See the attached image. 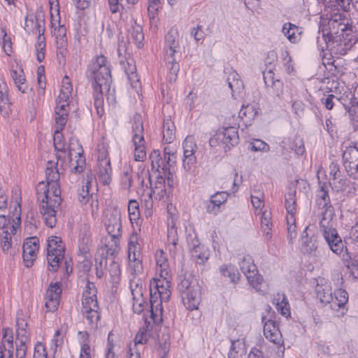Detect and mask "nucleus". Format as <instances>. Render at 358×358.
<instances>
[{
  "label": "nucleus",
  "instance_id": "0eeeda50",
  "mask_svg": "<svg viewBox=\"0 0 358 358\" xmlns=\"http://www.w3.org/2000/svg\"><path fill=\"white\" fill-rule=\"evenodd\" d=\"M97 289L94 282L87 281L83 293L82 312L92 328H97L100 320L99 306L96 298Z\"/></svg>",
  "mask_w": 358,
  "mask_h": 358
},
{
  "label": "nucleus",
  "instance_id": "4d7b16f0",
  "mask_svg": "<svg viewBox=\"0 0 358 358\" xmlns=\"http://www.w3.org/2000/svg\"><path fill=\"white\" fill-rule=\"evenodd\" d=\"M285 208L287 214L296 213V199H295V191L289 192L285 195Z\"/></svg>",
  "mask_w": 358,
  "mask_h": 358
},
{
  "label": "nucleus",
  "instance_id": "8fccbe9b",
  "mask_svg": "<svg viewBox=\"0 0 358 358\" xmlns=\"http://www.w3.org/2000/svg\"><path fill=\"white\" fill-rule=\"evenodd\" d=\"M334 294L336 300L334 304L339 308L344 309L348 301V293L345 289H338Z\"/></svg>",
  "mask_w": 358,
  "mask_h": 358
},
{
  "label": "nucleus",
  "instance_id": "c9c22d12",
  "mask_svg": "<svg viewBox=\"0 0 358 358\" xmlns=\"http://www.w3.org/2000/svg\"><path fill=\"white\" fill-rule=\"evenodd\" d=\"M27 324L22 319H17L16 322V340L15 342L27 343L29 342V336L27 334L26 327Z\"/></svg>",
  "mask_w": 358,
  "mask_h": 358
},
{
  "label": "nucleus",
  "instance_id": "a878e982",
  "mask_svg": "<svg viewBox=\"0 0 358 358\" xmlns=\"http://www.w3.org/2000/svg\"><path fill=\"white\" fill-rule=\"evenodd\" d=\"M228 194L225 192H218L213 194L206 205V210L209 213L216 215L220 212V207L227 200Z\"/></svg>",
  "mask_w": 358,
  "mask_h": 358
},
{
  "label": "nucleus",
  "instance_id": "774afa93",
  "mask_svg": "<svg viewBox=\"0 0 358 358\" xmlns=\"http://www.w3.org/2000/svg\"><path fill=\"white\" fill-rule=\"evenodd\" d=\"M344 167L350 178L358 180V160L353 162L352 164H347Z\"/></svg>",
  "mask_w": 358,
  "mask_h": 358
},
{
  "label": "nucleus",
  "instance_id": "bb28decb",
  "mask_svg": "<svg viewBox=\"0 0 358 358\" xmlns=\"http://www.w3.org/2000/svg\"><path fill=\"white\" fill-rule=\"evenodd\" d=\"M149 158L151 162L152 170L155 169L156 171L159 172V169H161L165 176L169 175V169L165 164L164 157L161 155V152L159 150H153L150 154Z\"/></svg>",
  "mask_w": 358,
  "mask_h": 358
},
{
  "label": "nucleus",
  "instance_id": "aec40b11",
  "mask_svg": "<svg viewBox=\"0 0 358 358\" xmlns=\"http://www.w3.org/2000/svg\"><path fill=\"white\" fill-rule=\"evenodd\" d=\"M315 292L316 299L318 300L322 307L333 301L334 296L331 287L324 279H321L320 282L317 283Z\"/></svg>",
  "mask_w": 358,
  "mask_h": 358
},
{
  "label": "nucleus",
  "instance_id": "13d9d810",
  "mask_svg": "<svg viewBox=\"0 0 358 358\" xmlns=\"http://www.w3.org/2000/svg\"><path fill=\"white\" fill-rule=\"evenodd\" d=\"M131 168L130 166L124 167L122 176L121 177V183L126 189H130L133 184L131 176Z\"/></svg>",
  "mask_w": 358,
  "mask_h": 358
},
{
  "label": "nucleus",
  "instance_id": "a18cd8bd",
  "mask_svg": "<svg viewBox=\"0 0 358 358\" xmlns=\"http://www.w3.org/2000/svg\"><path fill=\"white\" fill-rule=\"evenodd\" d=\"M64 253L47 252V260L49 264L48 270L56 271L59 267V264L64 259Z\"/></svg>",
  "mask_w": 358,
  "mask_h": 358
},
{
  "label": "nucleus",
  "instance_id": "0e129e2a",
  "mask_svg": "<svg viewBox=\"0 0 358 358\" xmlns=\"http://www.w3.org/2000/svg\"><path fill=\"white\" fill-rule=\"evenodd\" d=\"M271 213L269 212H264L261 217V228L262 230L266 234L267 236L269 235L271 228Z\"/></svg>",
  "mask_w": 358,
  "mask_h": 358
},
{
  "label": "nucleus",
  "instance_id": "a19ab883",
  "mask_svg": "<svg viewBox=\"0 0 358 358\" xmlns=\"http://www.w3.org/2000/svg\"><path fill=\"white\" fill-rule=\"evenodd\" d=\"M78 150L80 151H83L81 147H80ZM76 154L78 155V159H76V165L74 166L73 159H72V155H73L72 150H71V148H69V159H70V161L71 163V166H72L71 171H72V173H80L84 171V167H85V159L83 156L81 155V152L80 151H78Z\"/></svg>",
  "mask_w": 358,
  "mask_h": 358
},
{
  "label": "nucleus",
  "instance_id": "9b49d317",
  "mask_svg": "<svg viewBox=\"0 0 358 358\" xmlns=\"http://www.w3.org/2000/svg\"><path fill=\"white\" fill-rule=\"evenodd\" d=\"M239 140L238 129L235 127H224L219 129L216 134L210 138L209 145L211 147H219L224 152L230 150L231 147L238 144Z\"/></svg>",
  "mask_w": 358,
  "mask_h": 358
},
{
  "label": "nucleus",
  "instance_id": "6ab92c4d",
  "mask_svg": "<svg viewBox=\"0 0 358 358\" xmlns=\"http://www.w3.org/2000/svg\"><path fill=\"white\" fill-rule=\"evenodd\" d=\"M38 240L36 237L27 238L23 244L22 257L26 267H31L36 258Z\"/></svg>",
  "mask_w": 358,
  "mask_h": 358
},
{
  "label": "nucleus",
  "instance_id": "ea45409f",
  "mask_svg": "<svg viewBox=\"0 0 358 358\" xmlns=\"http://www.w3.org/2000/svg\"><path fill=\"white\" fill-rule=\"evenodd\" d=\"M191 255L194 261L196 264L201 265L206 263L210 255L208 250L204 249V248L201 245L195 248L194 250H192Z\"/></svg>",
  "mask_w": 358,
  "mask_h": 358
},
{
  "label": "nucleus",
  "instance_id": "603ef678",
  "mask_svg": "<svg viewBox=\"0 0 358 358\" xmlns=\"http://www.w3.org/2000/svg\"><path fill=\"white\" fill-rule=\"evenodd\" d=\"M138 0H108L110 10L112 13L120 12L124 9L127 3L135 4Z\"/></svg>",
  "mask_w": 358,
  "mask_h": 358
},
{
  "label": "nucleus",
  "instance_id": "052dcab7",
  "mask_svg": "<svg viewBox=\"0 0 358 358\" xmlns=\"http://www.w3.org/2000/svg\"><path fill=\"white\" fill-rule=\"evenodd\" d=\"M128 213L131 222L135 221L138 219L140 215L139 206L136 200H130L129 201Z\"/></svg>",
  "mask_w": 358,
  "mask_h": 358
},
{
  "label": "nucleus",
  "instance_id": "6e6552de",
  "mask_svg": "<svg viewBox=\"0 0 358 358\" xmlns=\"http://www.w3.org/2000/svg\"><path fill=\"white\" fill-rule=\"evenodd\" d=\"M348 25L349 20L341 13L331 15L327 24H320L319 34H322L327 48L329 43L334 41L336 36L341 35V32H343Z\"/></svg>",
  "mask_w": 358,
  "mask_h": 358
},
{
  "label": "nucleus",
  "instance_id": "338daca9",
  "mask_svg": "<svg viewBox=\"0 0 358 358\" xmlns=\"http://www.w3.org/2000/svg\"><path fill=\"white\" fill-rule=\"evenodd\" d=\"M0 36H1L3 39V48L5 52L8 55H10V52H12V42L10 37L7 35L5 28H1L0 31Z\"/></svg>",
  "mask_w": 358,
  "mask_h": 358
},
{
  "label": "nucleus",
  "instance_id": "7c9ffc66",
  "mask_svg": "<svg viewBox=\"0 0 358 358\" xmlns=\"http://www.w3.org/2000/svg\"><path fill=\"white\" fill-rule=\"evenodd\" d=\"M167 241L169 252L171 255H176L177 252V245L178 241V236L177 229L175 224L172 222V225H169L167 231Z\"/></svg>",
  "mask_w": 358,
  "mask_h": 358
},
{
  "label": "nucleus",
  "instance_id": "de8ad7c7",
  "mask_svg": "<svg viewBox=\"0 0 358 358\" xmlns=\"http://www.w3.org/2000/svg\"><path fill=\"white\" fill-rule=\"evenodd\" d=\"M165 60L169 70V80L170 82H175L180 70V65L177 62V58H166Z\"/></svg>",
  "mask_w": 358,
  "mask_h": 358
},
{
  "label": "nucleus",
  "instance_id": "bf43d9fd",
  "mask_svg": "<svg viewBox=\"0 0 358 358\" xmlns=\"http://www.w3.org/2000/svg\"><path fill=\"white\" fill-rule=\"evenodd\" d=\"M321 103L324 106L325 108L328 110H333L336 103L340 102V99L333 94L324 96L320 99Z\"/></svg>",
  "mask_w": 358,
  "mask_h": 358
},
{
  "label": "nucleus",
  "instance_id": "864d4df0",
  "mask_svg": "<svg viewBox=\"0 0 358 358\" xmlns=\"http://www.w3.org/2000/svg\"><path fill=\"white\" fill-rule=\"evenodd\" d=\"M330 49L328 48V52H325L322 50V64L325 66L326 69L329 71L334 72L336 70V66L334 64L335 60L333 59V55H330Z\"/></svg>",
  "mask_w": 358,
  "mask_h": 358
},
{
  "label": "nucleus",
  "instance_id": "cd10ccee",
  "mask_svg": "<svg viewBox=\"0 0 358 358\" xmlns=\"http://www.w3.org/2000/svg\"><path fill=\"white\" fill-rule=\"evenodd\" d=\"M282 32L291 43H296L301 39V31L299 27L291 22L283 24Z\"/></svg>",
  "mask_w": 358,
  "mask_h": 358
},
{
  "label": "nucleus",
  "instance_id": "f3484780",
  "mask_svg": "<svg viewBox=\"0 0 358 358\" xmlns=\"http://www.w3.org/2000/svg\"><path fill=\"white\" fill-rule=\"evenodd\" d=\"M316 203L319 208L322 210V218L333 219L334 215V207L331 203L330 197L325 183L320 185V189L317 193Z\"/></svg>",
  "mask_w": 358,
  "mask_h": 358
},
{
  "label": "nucleus",
  "instance_id": "a211bd4d",
  "mask_svg": "<svg viewBox=\"0 0 358 358\" xmlns=\"http://www.w3.org/2000/svg\"><path fill=\"white\" fill-rule=\"evenodd\" d=\"M62 289L59 282H52L46 292L45 306L48 311H55L59 306Z\"/></svg>",
  "mask_w": 358,
  "mask_h": 358
},
{
  "label": "nucleus",
  "instance_id": "2f4dec72",
  "mask_svg": "<svg viewBox=\"0 0 358 358\" xmlns=\"http://www.w3.org/2000/svg\"><path fill=\"white\" fill-rule=\"evenodd\" d=\"M91 243V234L87 227H84L80 231L79 234V250L83 254H87L90 252Z\"/></svg>",
  "mask_w": 358,
  "mask_h": 358
},
{
  "label": "nucleus",
  "instance_id": "58836bf2",
  "mask_svg": "<svg viewBox=\"0 0 358 358\" xmlns=\"http://www.w3.org/2000/svg\"><path fill=\"white\" fill-rule=\"evenodd\" d=\"M83 183L81 187L78 190V198L82 204H86L92 196V194L90 192L91 187L90 178L87 177L86 181L83 182Z\"/></svg>",
  "mask_w": 358,
  "mask_h": 358
},
{
  "label": "nucleus",
  "instance_id": "2eb2a0df",
  "mask_svg": "<svg viewBox=\"0 0 358 358\" xmlns=\"http://www.w3.org/2000/svg\"><path fill=\"white\" fill-rule=\"evenodd\" d=\"M183 159L182 166L185 171H193L196 167V157L195 152L197 145L193 136H187L182 143Z\"/></svg>",
  "mask_w": 358,
  "mask_h": 358
},
{
  "label": "nucleus",
  "instance_id": "f704fd0d",
  "mask_svg": "<svg viewBox=\"0 0 358 358\" xmlns=\"http://www.w3.org/2000/svg\"><path fill=\"white\" fill-rule=\"evenodd\" d=\"M141 250V248L138 242L137 234H131L128 243V259H131V258L135 259L136 257H142Z\"/></svg>",
  "mask_w": 358,
  "mask_h": 358
},
{
  "label": "nucleus",
  "instance_id": "c756f323",
  "mask_svg": "<svg viewBox=\"0 0 358 358\" xmlns=\"http://www.w3.org/2000/svg\"><path fill=\"white\" fill-rule=\"evenodd\" d=\"M343 166L347 164H352L358 161V143L351 142L348 147H346L342 155Z\"/></svg>",
  "mask_w": 358,
  "mask_h": 358
},
{
  "label": "nucleus",
  "instance_id": "b1692460",
  "mask_svg": "<svg viewBox=\"0 0 358 358\" xmlns=\"http://www.w3.org/2000/svg\"><path fill=\"white\" fill-rule=\"evenodd\" d=\"M149 338V333L144 328H141L137 332L135 338L134 346H129L128 350L129 358H140V349L138 345L145 344Z\"/></svg>",
  "mask_w": 358,
  "mask_h": 358
},
{
  "label": "nucleus",
  "instance_id": "4be33fe9",
  "mask_svg": "<svg viewBox=\"0 0 358 358\" xmlns=\"http://www.w3.org/2000/svg\"><path fill=\"white\" fill-rule=\"evenodd\" d=\"M264 335L266 339L275 345H281L283 342L278 324L274 320H268L264 323Z\"/></svg>",
  "mask_w": 358,
  "mask_h": 358
},
{
  "label": "nucleus",
  "instance_id": "c85d7f7f",
  "mask_svg": "<svg viewBox=\"0 0 358 358\" xmlns=\"http://www.w3.org/2000/svg\"><path fill=\"white\" fill-rule=\"evenodd\" d=\"M176 138V127L170 117H165L163 123V141L166 143H172Z\"/></svg>",
  "mask_w": 358,
  "mask_h": 358
},
{
  "label": "nucleus",
  "instance_id": "393cba45",
  "mask_svg": "<svg viewBox=\"0 0 358 358\" xmlns=\"http://www.w3.org/2000/svg\"><path fill=\"white\" fill-rule=\"evenodd\" d=\"M43 24L44 20H39L36 16H27L24 29L29 34L43 36L45 31Z\"/></svg>",
  "mask_w": 358,
  "mask_h": 358
},
{
  "label": "nucleus",
  "instance_id": "c03bdc74",
  "mask_svg": "<svg viewBox=\"0 0 358 358\" xmlns=\"http://www.w3.org/2000/svg\"><path fill=\"white\" fill-rule=\"evenodd\" d=\"M307 229L308 227L303 230L302 233L301 241L304 247L305 252L310 254L317 250V245L314 236H312L310 238H308Z\"/></svg>",
  "mask_w": 358,
  "mask_h": 358
},
{
  "label": "nucleus",
  "instance_id": "37998d69",
  "mask_svg": "<svg viewBox=\"0 0 358 358\" xmlns=\"http://www.w3.org/2000/svg\"><path fill=\"white\" fill-rule=\"evenodd\" d=\"M220 272L222 275L229 278L230 282L236 283L239 280L238 270L231 265H222L220 267Z\"/></svg>",
  "mask_w": 358,
  "mask_h": 358
},
{
  "label": "nucleus",
  "instance_id": "39448f33",
  "mask_svg": "<svg viewBox=\"0 0 358 358\" xmlns=\"http://www.w3.org/2000/svg\"><path fill=\"white\" fill-rule=\"evenodd\" d=\"M104 226L110 240L105 243L107 255L115 256L120 249V241L122 234L121 213L117 207H113L107 210L103 221Z\"/></svg>",
  "mask_w": 358,
  "mask_h": 358
},
{
  "label": "nucleus",
  "instance_id": "4468645a",
  "mask_svg": "<svg viewBox=\"0 0 358 358\" xmlns=\"http://www.w3.org/2000/svg\"><path fill=\"white\" fill-rule=\"evenodd\" d=\"M98 155V179L103 185H108L111 181L112 169L108 153L105 146H99Z\"/></svg>",
  "mask_w": 358,
  "mask_h": 358
},
{
  "label": "nucleus",
  "instance_id": "7ed1b4c3",
  "mask_svg": "<svg viewBox=\"0 0 358 358\" xmlns=\"http://www.w3.org/2000/svg\"><path fill=\"white\" fill-rule=\"evenodd\" d=\"M72 85L69 78L65 76L62 80V87L59 94L56 99L55 106V127L54 135V146L55 150L61 152H65V145L62 141V135L61 131L64 128L70 110L69 99L71 95Z\"/></svg>",
  "mask_w": 358,
  "mask_h": 358
},
{
  "label": "nucleus",
  "instance_id": "f8f14e48",
  "mask_svg": "<svg viewBox=\"0 0 358 358\" xmlns=\"http://www.w3.org/2000/svg\"><path fill=\"white\" fill-rule=\"evenodd\" d=\"M331 220L321 218L319 222L320 230L329 249L334 253L339 255L343 252L345 245L337 230L332 227Z\"/></svg>",
  "mask_w": 358,
  "mask_h": 358
},
{
  "label": "nucleus",
  "instance_id": "09e8293b",
  "mask_svg": "<svg viewBox=\"0 0 358 358\" xmlns=\"http://www.w3.org/2000/svg\"><path fill=\"white\" fill-rule=\"evenodd\" d=\"M47 252L64 253V246L62 245V239L57 236H52L48 241Z\"/></svg>",
  "mask_w": 358,
  "mask_h": 358
},
{
  "label": "nucleus",
  "instance_id": "3c124183",
  "mask_svg": "<svg viewBox=\"0 0 358 358\" xmlns=\"http://www.w3.org/2000/svg\"><path fill=\"white\" fill-rule=\"evenodd\" d=\"M164 162L169 169V175H171V168H173L176 161L175 153L171 150L169 146L164 148L163 151Z\"/></svg>",
  "mask_w": 358,
  "mask_h": 358
},
{
  "label": "nucleus",
  "instance_id": "72a5a7b5",
  "mask_svg": "<svg viewBox=\"0 0 358 358\" xmlns=\"http://www.w3.org/2000/svg\"><path fill=\"white\" fill-rule=\"evenodd\" d=\"M257 115V110L252 105H243L241 108L238 117L246 125L250 124L251 121L255 119Z\"/></svg>",
  "mask_w": 358,
  "mask_h": 358
},
{
  "label": "nucleus",
  "instance_id": "4c0bfd02",
  "mask_svg": "<svg viewBox=\"0 0 358 358\" xmlns=\"http://www.w3.org/2000/svg\"><path fill=\"white\" fill-rule=\"evenodd\" d=\"M343 260L347 268L350 271L353 278L356 279L358 278V256H352L347 252L346 257L343 255Z\"/></svg>",
  "mask_w": 358,
  "mask_h": 358
},
{
  "label": "nucleus",
  "instance_id": "1a4fd4ad",
  "mask_svg": "<svg viewBox=\"0 0 358 358\" xmlns=\"http://www.w3.org/2000/svg\"><path fill=\"white\" fill-rule=\"evenodd\" d=\"M132 141L135 147L134 159L137 162H143L146 157L145 150L144 129L142 117L136 113L131 121Z\"/></svg>",
  "mask_w": 358,
  "mask_h": 358
},
{
  "label": "nucleus",
  "instance_id": "dca6fc26",
  "mask_svg": "<svg viewBox=\"0 0 358 358\" xmlns=\"http://www.w3.org/2000/svg\"><path fill=\"white\" fill-rule=\"evenodd\" d=\"M164 52L165 59L177 58L180 55L179 34L176 29L171 28L164 38Z\"/></svg>",
  "mask_w": 358,
  "mask_h": 358
},
{
  "label": "nucleus",
  "instance_id": "680f3d73",
  "mask_svg": "<svg viewBox=\"0 0 358 358\" xmlns=\"http://www.w3.org/2000/svg\"><path fill=\"white\" fill-rule=\"evenodd\" d=\"M268 88L269 93L279 99L283 93V83L279 79H276L275 82H273Z\"/></svg>",
  "mask_w": 358,
  "mask_h": 358
},
{
  "label": "nucleus",
  "instance_id": "f257e3e1",
  "mask_svg": "<svg viewBox=\"0 0 358 358\" xmlns=\"http://www.w3.org/2000/svg\"><path fill=\"white\" fill-rule=\"evenodd\" d=\"M45 174L47 182H38L36 194L43 220L46 226L53 228L56 226V215L62 203L61 190L57 182L59 173L52 168H47Z\"/></svg>",
  "mask_w": 358,
  "mask_h": 358
},
{
  "label": "nucleus",
  "instance_id": "e433bc0d",
  "mask_svg": "<svg viewBox=\"0 0 358 358\" xmlns=\"http://www.w3.org/2000/svg\"><path fill=\"white\" fill-rule=\"evenodd\" d=\"M10 76L18 88V90L24 93L27 86L24 83L25 78L23 70L20 67L17 68V69L13 68L10 71Z\"/></svg>",
  "mask_w": 358,
  "mask_h": 358
},
{
  "label": "nucleus",
  "instance_id": "5fc2aeb1",
  "mask_svg": "<svg viewBox=\"0 0 358 358\" xmlns=\"http://www.w3.org/2000/svg\"><path fill=\"white\" fill-rule=\"evenodd\" d=\"M6 86L5 84L0 85V110L1 112L8 113L10 108V101L6 93Z\"/></svg>",
  "mask_w": 358,
  "mask_h": 358
},
{
  "label": "nucleus",
  "instance_id": "6e6d98bb",
  "mask_svg": "<svg viewBox=\"0 0 358 358\" xmlns=\"http://www.w3.org/2000/svg\"><path fill=\"white\" fill-rule=\"evenodd\" d=\"M129 268L130 270L131 274L133 275H136L141 273L143 268L142 264V257H136L135 259H134V258L129 259Z\"/></svg>",
  "mask_w": 358,
  "mask_h": 358
},
{
  "label": "nucleus",
  "instance_id": "5701e85b",
  "mask_svg": "<svg viewBox=\"0 0 358 358\" xmlns=\"http://www.w3.org/2000/svg\"><path fill=\"white\" fill-rule=\"evenodd\" d=\"M156 272L164 279L171 278V269L168 258L162 250H157L155 254Z\"/></svg>",
  "mask_w": 358,
  "mask_h": 358
},
{
  "label": "nucleus",
  "instance_id": "49530a36",
  "mask_svg": "<svg viewBox=\"0 0 358 358\" xmlns=\"http://www.w3.org/2000/svg\"><path fill=\"white\" fill-rule=\"evenodd\" d=\"M81 336V352L80 358H91L89 334L87 331H79Z\"/></svg>",
  "mask_w": 358,
  "mask_h": 358
},
{
  "label": "nucleus",
  "instance_id": "69168bd1",
  "mask_svg": "<svg viewBox=\"0 0 358 358\" xmlns=\"http://www.w3.org/2000/svg\"><path fill=\"white\" fill-rule=\"evenodd\" d=\"M229 87L234 92L237 90H239L242 87V82L238 79V75L236 72L230 73L228 78Z\"/></svg>",
  "mask_w": 358,
  "mask_h": 358
},
{
  "label": "nucleus",
  "instance_id": "9d476101",
  "mask_svg": "<svg viewBox=\"0 0 358 358\" xmlns=\"http://www.w3.org/2000/svg\"><path fill=\"white\" fill-rule=\"evenodd\" d=\"M357 41L358 38L352 27L349 24L343 32H341V35L336 36L334 41L329 43L330 55H345Z\"/></svg>",
  "mask_w": 358,
  "mask_h": 358
},
{
  "label": "nucleus",
  "instance_id": "412c9836",
  "mask_svg": "<svg viewBox=\"0 0 358 358\" xmlns=\"http://www.w3.org/2000/svg\"><path fill=\"white\" fill-rule=\"evenodd\" d=\"M121 68L124 70L129 82L134 88L138 85L139 79L136 74V67L135 61L133 58L124 57L120 60Z\"/></svg>",
  "mask_w": 358,
  "mask_h": 358
},
{
  "label": "nucleus",
  "instance_id": "423d86ee",
  "mask_svg": "<svg viewBox=\"0 0 358 358\" xmlns=\"http://www.w3.org/2000/svg\"><path fill=\"white\" fill-rule=\"evenodd\" d=\"M178 290L187 309H198L201 302V287L191 273H185L178 276Z\"/></svg>",
  "mask_w": 358,
  "mask_h": 358
},
{
  "label": "nucleus",
  "instance_id": "79ce46f5",
  "mask_svg": "<svg viewBox=\"0 0 358 358\" xmlns=\"http://www.w3.org/2000/svg\"><path fill=\"white\" fill-rule=\"evenodd\" d=\"M144 39V34L143 33V29L140 25L133 27L130 31L129 36V40L136 44V45L140 48L143 46V41Z\"/></svg>",
  "mask_w": 358,
  "mask_h": 358
},
{
  "label": "nucleus",
  "instance_id": "473e14b6",
  "mask_svg": "<svg viewBox=\"0 0 358 358\" xmlns=\"http://www.w3.org/2000/svg\"><path fill=\"white\" fill-rule=\"evenodd\" d=\"M16 227L13 224L10 227V231H0V247L3 252H7L12 245V235L16 233Z\"/></svg>",
  "mask_w": 358,
  "mask_h": 358
},
{
  "label": "nucleus",
  "instance_id": "20e7f679",
  "mask_svg": "<svg viewBox=\"0 0 358 358\" xmlns=\"http://www.w3.org/2000/svg\"><path fill=\"white\" fill-rule=\"evenodd\" d=\"M171 278L154 279L150 282V317L155 323L162 321V302L169 300L171 292L170 290Z\"/></svg>",
  "mask_w": 358,
  "mask_h": 358
},
{
  "label": "nucleus",
  "instance_id": "f03ea898",
  "mask_svg": "<svg viewBox=\"0 0 358 358\" xmlns=\"http://www.w3.org/2000/svg\"><path fill=\"white\" fill-rule=\"evenodd\" d=\"M87 78L93 88L94 105L98 116L104 113L103 94L109 92L112 78L107 59L101 55L94 58L87 69Z\"/></svg>",
  "mask_w": 358,
  "mask_h": 358
},
{
  "label": "nucleus",
  "instance_id": "ddd939ff",
  "mask_svg": "<svg viewBox=\"0 0 358 358\" xmlns=\"http://www.w3.org/2000/svg\"><path fill=\"white\" fill-rule=\"evenodd\" d=\"M239 266L249 284L257 292L263 293L264 279L261 275L258 274V270L252 257L250 255L244 256L239 262Z\"/></svg>",
  "mask_w": 358,
  "mask_h": 358
},
{
  "label": "nucleus",
  "instance_id": "e2e57ef3",
  "mask_svg": "<svg viewBox=\"0 0 358 358\" xmlns=\"http://www.w3.org/2000/svg\"><path fill=\"white\" fill-rule=\"evenodd\" d=\"M186 240L190 251L201 245L197 235L193 229L187 231Z\"/></svg>",
  "mask_w": 358,
  "mask_h": 358
}]
</instances>
